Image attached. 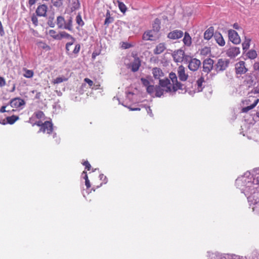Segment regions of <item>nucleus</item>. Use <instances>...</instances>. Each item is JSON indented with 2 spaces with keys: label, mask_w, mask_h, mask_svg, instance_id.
Listing matches in <instances>:
<instances>
[{
  "label": "nucleus",
  "mask_w": 259,
  "mask_h": 259,
  "mask_svg": "<svg viewBox=\"0 0 259 259\" xmlns=\"http://www.w3.org/2000/svg\"><path fill=\"white\" fill-rule=\"evenodd\" d=\"M169 77L172 82L171 87L173 92H176L178 90H183L185 89L184 85L178 80L177 75L175 73L170 72L169 74Z\"/></svg>",
  "instance_id": "1"
},
{
  "label": "nucleus",
  "mask_w": 259,
  "mask_h": 259,
  "mask_svg": "<svg viewBox=\"0 0 259 259\" xmlns=\"http://www.w3.org/2000/svg\"><path fill=\"white\" fill-rule=\"evenodd\" d=\"M169 77L172 82L171 87L173 92H176L178 90H183L185 89L184 85L178 80L177 75L175 73L170 72L169 74Z\"/></svg>",
  "instance_id": "2"
},
{
  "label": "nucleus",
  "mask_w": 259,
  "mask_h": 259,
  "mask_svg": "<svg viewBox=\"0 0 259 259\" xmlns=\"http://www.w3.org/2000/svg\"><path fill=\"white\" fill-rule=\"evenodd\" d=\"M230 64V61L227 59H219L214 64V70L216 72H223L225 70Z\"/></svg>",
  "instance_id": "3"
},
{
  "label": "nucleus",
  "mask_w": 259,
  "mask_h": 259,
  "mask_svg": "<svg viewBox=\"0 0 259 259\" xmlns=\"http://www.w3.org/2000/svg\"><path fill=\"white\" fill-rule=\"evenodd\" d=\"M159 84L160 85L162 88L163 93H169L170 95L172 96L175 94L176 92H173L171 83H170V80L168 78L159 79Z\"/></svg>",
  "instance_id": "4"
},
{
  "label": "nucleus",
  "mask_w": 259,
  "mask_h": 259,
  "mask_svg": "<svg viewBox=\"0 0 259 259\" xmlns=\"http://www.w3.org/2000/svg\"><path fill=\"white\" fill-rule=\"evenodd\" d=\"M214 69V61L210 58L204 59L202 62V70L208 74L212 69Z\"/></svg>",
  "instance_id": "5"
},
{
  "label": "nucleus",
  "mask_w": 259,
  "mask_h": 259,
  "mask_svg": "<svg viewBox=\"0 0 259 259\" xmlns=\"http://www.w3.org/2000/svg\"><path fill=\"white\" fill-rule=\"evenodd\" d=\"M64 38L70 40L66 43L65 46L66 50H68L69 47H71L74 44L75 38L65 31H61L60 32V40Z\"/></svg>",
  "instance_id": "6"
},
{
  "label": "nucleus",
  "mask_w": 259,
  "mask_h": 259,
  "mask_svg": "<svg viewBox=\"0 0 259 259\" xmlns=\"http://www.w3.org/2000/svg\"><path fill=\"white\" fill-rule=\"evenodd\" d=\"M228 37L229 40L234 44H239L241 42L240 36L234 30L230 29L228 31Z\"/></svg>",
  "instance_id": "7"
},
{
  "label": "nucleus",
  "mask_w": 259,
  "mask_h": 259,
  "mask_svg": "<svg viewBox=\"0 0 259 259\" xmlns=\"http://www.w3.org/2000/svg\"><path fill=\"white\" fill-rule=\"evenodd\" d=\"M177 74L179 80L182 81H186L188 78V75L186 72V69L183 65H181L178 68Z\"/></svg>",
  "instance_id": "8"
},
{
  "label": "nucleus",
  "mask_w": 259,
  "mask_h": 259,
  "mask_svg": "<svg viewBox=\"0 0 259 259\" xmlns=\"http://www.w3.org/2000/svg\"><path fill=\"white\" fill-rule=\"evenodd\" d=\"M201 64V61L199 59L193 58L190 60L188 64V68L191 71H195L199 69Z\"/></svg>",
  "instance_id": "9"
},
{
  "label": "nucleus",
  "mask_w": 259,
  "mask_h": 259,
  "mask_svg": "<svg viewBox=\"0 0 259 259\" xmlns=\"http://www.w3.org/2000/svg\"><path fill=\"white\" fill-rule=\"evenodd\" d=\"M240 53V48L237 47H232L226 51V55L230 58H234Z\"/></svg>",
  "instance_id": "10"
},
{
  "label": "nucleus",
  "mask_w": 259,
  "mask_h": 259,
  "mask_svg": "<svg viewBox=\"0 0 259 259\" xmlns=\"http://www.w3.org/2000/svg\"><path fill=\"white\" fill-rule=\"evenodd\" d=\"M184 51L181 49L175 51L172 54L174 60L176 62H182L184 61Z\"/></svg>",
  "instance_id": "11"
},
{
  "label": "nucleus",
  "mask_w": 259,
  "mask_h": 259,
  "mask_svg": "<svg viewBox=\"0 0 259 259\" xmlns=\"http://www.w3.org/2000/svg\"><path fill=\"white\" fill-rule=\"evenodd\" d=\"M236 73L238 74L245 73L247 71V69L245 66L244 61H240L235 65Z\"/></svg>",
  "instance_id": "12"
},
{
  "label": "nucleus",
  "mask_w": 259,
  "mask_h": 259,
  "mask_svg": "<svg viewBox=\"0 0 259 259\" xmlns=\"http://www.w3.org/2000/svg\"><path fill=\"white\" fill-rule=\"evenodd\" d=\"M184 35L182 30L176 29L170 31L167 34V37L171 39H177L181 38Z\"/></svg>",
  "instance_id": "13"
},
{
  "label": "nucleus",
  "mask_w": 259,
  "mask_h": 259,
  "mask_svg": "<svg viewBox=\"0 0 259 259\" xmlns=\"http://www.w3.org/2000/svg\"><path fill=\"white\" fill-rule=\"evenodd\" d=\"M9 104L12 107L17 108L25 105V102L20 98H15L12 99Z\"/></svg>",
  "instance_id": "14"
},
{
  "label": "nucleus",
  "mask_w": 259,
  "mask_h": 259,
  "mask_svg": "<svg viewBox=\"0 0 259 259\" xmlns=\"http://www.w3.org/2000/svg\"><path fill=\"white\" fill-rule=\"evenodd\" d=\"M40 131L44 133L47 132L48 134H50L53 131L52 123L49 121H45L42 124Z\"/></svg>",
  "instance_id": "15"
},
{
  "label": "nucleus",
  "mask_w": 259,
  "mask_h": 259,
  "mask_svg": "<svg viewBox=\"0 0 259 259\" xmlns=\"http://www.w3.org/2000/svg\"><path fill=\"white\" fill-rule=\"evenodd\" d=\"M47 10V6L45 4H42L38 6L35 12L38 16L45 17L46 16Z\"/></svg>",
  "instance_id": "16"
},
{
  "label": "nucleus",
  "mask_w": 259,
  "mask_h": 259,
  "mask_svg": "<svg viewBox=\"0 0 259 259\" xmlns=\"http://www.w3.org/2000/svg\"><path fill=\"white\" fill-rule=\"evenodd\" d=\"M141 66V61L139 58H135L133 62L130 64L131 70L135 72L137 71Z\"/></svg>",
  "instance_id": "17"
},
{
  "label": "nucleus",
  "mask_w": 259,
  "mask_h": 259,
  "mask_svg": "<svg viewBox=\"0 0 259 259\" xmlns=\"http://www.w3.org/2000/svg\"><path fill=\"white\" fill-rule=\"evenodd\" d=\"M214 38L219 46L221 47L225 46V41L222 35L220 32H215L214 33Z\"/></svg>",
  "instance_id": "18"
},
{
  "label": "nucleus",
  "mask_w": 259,
  "mask_h": 259,
  "mask_svg": "<svg viewBox=\"0 0 259 259\" xmlns=\"http://www.w3.org/2000/svg\"><path fill=\"white\" fill-rule=\"evenodd\" d=\"M56 24L58 28L66 29V20L63 16H59L57 17Z\"/></svg>",
  "instance_id": "19"
},
{
  "label": "nucleus",
  "mask_w": 259,
  "mask_h": 259,
  "mask_svg": "<svg viewBox=\"0 0 259 259\" xmlns=\"http://www.w3.org/2000/svg\"><path fill=\"white\" fill-rule=\"evenodd\" d=\"M165 49V44L164 43H160L156 46L153 51V52L156 55H159L163 52Z\"/></svg>",
  "instance_id": "20"
},
{
  "label": "nucleus",
  "mask_w": 259,
  "mask_h": 259,
  "mask_svg": "<svg viewBox=\"0 0 259 259\" xmlns=\"http://www.w3.org/2000/svg\"><path fill=\"white\" fill-rule=\"evenodd\" d=\"M214 28L213 27H210L204 33V38L205 39L209 40L213 36H214Z\"/></svg>",
  "instance_id": "21"
},
{
  "label": "nucleus",
  "mask_w": 259,
  "mask_h": 259,
  "mask_svg": "<svg viewBox=\"0 0 259 259\" xmlns=\"http://www.w3.org/2000/svg\"><path fill=\"white\" fill-rule=\"evenodd\" d=\"M152 74L155 79H159L160 77L163 76V73L162 70L160 68L157 67L153 68Z\"/></svg>",
  "instance_id": "22"
},
{
  "label": "nucleus",
  "mask_w": 259,
  "mask_h": 259,
  "mask_svg": "<svg viewBox=\"0 0 259 259\" xmlns=\"http://www.w3.org/2000/svg\"><path fill=\"white\" fill-rule=\"evenodd\" d=\"M160 20L158 18L155 19L152 24L153 31L156 32L159 31L160 29Z\"/></svg>",
  "instance_id": "23"
},
{
  "label": "nucleus",
  "mask_w": 259,
  "mask_h": 259,
  "mask_svg": "<svg viewBox=\"0 0 259 259\" xmlns=\"http://www.w3.org/2000/svg\"><path fill=\"white\" fill-rule=\"evenodd\" d=\"M258 99H254V101L252 104L243 108L242 109V111L245 113L247 112L250 110L254 108L256 106L257 104L258 103Z\"/></svg>",
  "instance_id": "24"
},
{
  "label": "nucleus",
  "mask_w": 259,
  "mask_h": 259,
  "mask_svg": "<svg viewBox=\"0 0 259 259\" xmlns=\"http://www.w3.org/2000/svg\"><path fill=\"white\" fill-rule=\"evenodd\" d=\"M183 41L185 45L187 46H190L191 45L192 43L191 37L188 32H186L185 33Z\"/></svg>",
  "instance_id": "25"
},
{
  "label": "nucleus",
  "mask_w": 259,
  "mask_h": 259,
  "mask_svg": "<svg viewBox=\"0 0 259 259\" xmlns=\"http://www.w3.org/2000/svg\"><path fill=\"white\" fill-rule=\"evenodd\" d=\"M73 18L72 17L69 16L68 19L66 20V30L72 31L73 30Z\"/></svg>",
  "instance_id": "26"
},
{
  "label": "nucleus",
  "mask_w": 259,
  "mask_h": 259,
  "mask_svg": "<svg viewBox=\"0 0 259 259\" xmlns=\"http://www.w3.org/2000/svg\"><path fill=\"white\" fill-rule=\"evenodd\" d=\"M37 47L39 48L42 49L46 51H49L51 49V48L46 43L42 41H38L36 42Z\"/></svg>",
  "instance_id": "27"
},
{
  "label": "nucleus",
  "mask_w": 259,
  "mask_h": 259,
  "mask_svg": "<svg viewBox=\"0 0 259 259\" xmlns=\"http://www.w3.org/2000/svg\"><path fill=\"white\" fill-rule=\"evenodd\" d=\"M7 123L10 124H13L17 120L19 119V117L16 115H12L11 116H8L6 118Z\"/></svg>",
  "instance_id": "28"
},
{
  "label": "nucleus",
  "mask_w": 259,
  "mask_h": 259,
  "mask_svg": "<svg viewBox=\"0 0 259 259\" xmlns=\"http://www.w3.org/2000/svg\"><path fill=\"white\" fill-rule=\"evenodd\" d=\"M49 34L55 39L60 40V33H57V32L53 29L50 30Z\"/></svg>",
  "instance_id": "29"
},
{
  "label": "nucleus",
  "mask_w": 259,
  "mask_h": 259,
  "mask_svg": "<svg viewBox=\"0 0 259 259\" xmlns=\"http://www.w3.org/2000/svg\"><path fill=\"white\" fill-rule=\"evenodd\" d=\"M164 94L161 85L159 84V85H156V90H155V96L157 97H160Z\"/></svg>",
  "instance_id": "30"
},
{
  "label": "nucleus",
  "mask_w": 259,
  "mask_h": 259,
  "mask_svg": "<svg viewBox=\"0 0 259 259\" xmlns=\"http://www.w3.org/2000/svg\"><path fill=\"white\" fill-rule=\"evenodd\" d=\"M204 82V79L203 77H200L196 82V84L198 87V91L199 92L201 91L202 89V83Z\"/></svg>",
  "instance_id": "31"
},
{
  "label": "nucleus",
  "mask_w": 259,
  "mask_h": 259,
  "mask_svg": "<svg viewBox=\"0 0 259 259\" xmlns=\"http://www.w3.org/2000/svg\"><path fill=\"white\" fill-rule=\"evenodd\" d=\"M250 39L245 38V41L242 43V49L243 50H247L250 46Z\"/></svg>",
  "instance_id": "32"
},
{
  "label": "nucleus",
  "mask_w": 259,
  "mask_h": 259,
  "mask_svg": "<svg viewBox=\"0 0 259 259\" xmlns=\"http://www.w3.org/2000/svg\"><path fill=\"white\" fill-rule=\"evenodd\" d=\"M117 3H118V8H119V10H120V11L121 12H122L123 13H124L126 11V10H127L126 6L124 5V3H123L122 2H121L120 1H118Z\"/></svg>",
  "instance_id": "33"
},
{
  "label": "nucleus",
  "mask_w": 259,
  "mask_h": 259,
  "mask_svg": "<svg viewBox=\"0 0 259 259\" xmlns=\"http://www.w3.org/2000/svg\"><path fill=\"white\" fill-rule=\"evenodd\" d=\"M151 31L144 33L143 35V39L145 40H152V38L153 37V35L152 34H151Z\"/></svg>",
  "instance_id": "34"
},
{
  "label": "nucleus",
  "mask_w": 259,
  "mask_h": 259,
  "mask_svg": "<svg viewBox=\"0 0 259 259\" xmlns=\"http://www.w3.org/2000/svg\"><path fill=\"white\" fill-rule=\"evenodd\" d=\"M247 57L251 59H255L257 56V54L255 51L254 50H250L247 53Z\"/></svg>",
  "instance_id": "35"
},
{
  "label": "nucleus",
  "mask_w": 259,
  "mask_h": 259,
  "mask_svg": "<svg viewBox=\"0 0 259 259\" xmlns=\"http://www.w3.org/2000/svg\"><path fill=\"white\" fill-rule=\"evenodd\" d=\"M51 2L56 8H60L63 5V0H51Z\"/></svg>",
  "instance_id": "36"
},
{
  "label": "nucleus",
  "mask_w": 259,
  "mask_h": 259,
  "mask_svg": "<svg viewBox=\"0 0 259 259\" xmlns=\"http://www.w3.org/2000/svg\"><path fill=\"white\" fill-rule=\"evenodd\" d=\"M147 92L150 94L152 95L154 93H155L156 90V85H150L149 87H148L146 88Z\"/></svg>",
  "instance_id": "37"
},
{
  "label": "nucleus",
  "mask_w": 259,
  "mask_h": 259,
  "mask_svg": "<svg viewBox=\"0 0 259 259\" xmlns=\"http://www.w3.org/2000/svg\"><path fill=\"white\" fill-rule=\"evenodd\" d=\"M24 76L26 78H31L33 76V72L31 70L25 69Z\"/></svg>",
  "instance_id": "38"
},
{
  "label": "nucleus",
  "mask_w": 259,
  "mask_h": 259,
  "mask_svg": "<svg viewBox=\"0 0 259 259\" xmlns=\"http://www.w3.org/2000/svg\"><path fill=\"white\" fill-rule=\"evenodd\" d=\"M76 22L79 26H82L84 25V22L80 14H78L77 15L76 17Z\"/></svg>",
  "instance_id": "39"
},
{
  "label": "nucleus",
  "mask_w": 259,
  "mask_h": 259,
  "mask_svg": "<svg viewBox=\"0 0 259 259\" xmlns=\"http://www.w3.org/2000/svg\"><path fill=\"white\" fill-rule=\"evenodd\" d=\"M248 184L250 185H259V175H257V176H255V178L253 179V180L252 181V183H249ZM248 187H251V186L250 185H248Z\"/></svg>",
  "instance_id": "40"
},
{
  "label": "nucleus",
  "mask_w": 259,
  "mask_h": 259,
  "mask_svg": "<svg viewBox=\"0 0 259 259\" xmlns=\"http://www.w3.org/2000/svg\"><path fill=\"white\" fill-rule=\"evenodd\" d=\"M210 53V50L209 48L204 47L202 49H201L200 51V54L203 55H206Z\"/></svg>",
  "instance_id": "41"
},
{
  "label": "nucleus",
  "mask_w": 259,
  "mask_h": 259,
  "mask_svg": "<svg viewBox=\"0 0 259 259\" xmlns=\"http://www.w3.org/2000/svg\"><path fill=\"white\" fill-rule=\"evenodd\" d=\"M67 80L65 77H57L54 81V83H60L64 81H66Z\"/></svg>",
  "instance_id": "42"
},
{
  "label": "nucleus",
  "mask_w": 259,
  "mask_h": 259,
  "mask_svg": "<svg viewBox=\"0 0 259 259\" xmlns=\"http://www.w3.org/2000/svg\"><path fill=\"white\" fill-rule=\"evenodd\" d=\"M80 7V3L78 0H74L72 4V8L74 10L78 9Z\"/></svg>",
  "instance_id": "43"
},
{
  "label": "nucleus",
  "mask_w": 259,
  "mask_h": 259,
  "mask_svg": "<svg viewBox=\"0 0 259 259\" xmlns=\"http://www.w3.org/2000/svg\"><path fill=\"white\" fill-rule=\"evenodd\" d=\"M141 81L142 84H143V85L146 87V88L148 87H149V85H150V82H149V81L148 79H147L146 78H141Z\"/></svg>",
  "instance_id": "44"
},
{
  "label": "nucleus",
  "mask_w": 259,
  "mask_h": 259,
  "mask_svg": "<svg viewBox=\"0 0 259 259\" xmlns=\"http://www.w3.org/2000/svg\"><path fill=\"white\" fill-rule=\"evenodd\" d=\"M114 19L113 17L106 18L104 21V25H106V26H108L109 24L112 23Z\"/></svg>",
  "instance_id": "45"
},
{
  "label": "nucleus",
  "mask_w": 259,
  "mask_h": 259,
  "mask_svg": "<svg viewBox=\"0 0 259 259\" xmlns=\"http://www.w3.org/2000/svg\"><path fill=\"white\" fill-rule=\"evenodd\" d=\"M211 259H227L225 257H223L222 255L219 254H213L211 256Z\"/></svg>",
  "instance_id": "46"
},
{
  "label": "nucleus",
  "mask_w": 259,
  "mask_h": 259,
  "mask_svg": "<svg viewBox=\"0 0 259 259\" xmlns=\"http://www.w3.org/2000/svg\"><path fill=\"white\" fill-rule=\"evenodd\" d=\"M31 21L33 23V24L35 26H37L38 25V20H37V18L36 17V16L35 15H33L32 17H31Z\"/></svg>",
  "instance_id": "47"
},
{
  "label": "nucleus",
  "mask_w": 259,
  "mask_h": 259,
  "mask_svg": "<svg viewBox=\"0 0 259 259\" xmlns=\"http://www.w3.org/2000/svg\"><path fill=\"white\" fill-rule=\"evenodd\" d=\"M193 59V58H192L191 56H190L189 55H186L184 53V58L183 61L188 63V64H189L190 60Z\"/></svg>",
  "instance_id": "48"
},
{
  "label": "nucleus",
  "mask_w": 259,
  "mask_h": 259,
  "mask_svg": "<svg viewBox=\"0 0 259 259\" xmlns=\"http://www.w3.org/2000/svg\"><path fill=\"white\" fill-rule=\"evenodd\" d=\"M80 49V45L77 44L75 45V48L73 51V53L75 54L78 53Z\"/></svg>",
  "instance_id": "49"
},
{
  "label": "nucleus",
  "mask_w": 259,
  "mask_h": 259,
  "mask_svg": "<svg viewBox=\"0 0 259 259\" xmlns=\"http://www.w3.org/2000/svg\"><path fill=\"white\" fill-rule=\"evenodd\" d=\"M84 80L85 82H87L89 84V85L90 87H91L94 84L93 81L88 78H84Z\"/></svg>",
  "instance_id": "50"
},
{
  "label": "nucleus",
  "mask_w": 259,
  "mask_h": 259,
  "mask_svg": "<svg viewBox=\"0 0 259 259\" xmlns=\"http://www.w3.org/2000/svg\"><path fill=\"white\" fill-rule=\"evenodd\" d=\"M6 85V81L4 77L0 76V87H4Z\"/></svg>",
  "instance_id": "51"
},
{
  "label": "nucleus",
  "mask_w": 259,
  "mask_h": 259,
  "mask_svg": "<svg viewBox=\"0 0 259 259\" xmlns=\"http://www.w3.org/2000/svg\"><path fill=\"white\" fill-rule=\"evenodd\" d=\"M44 116V114L41 111H39L36 113V116L37 118H41Z\"/></svg>",
  "instance_id": "52"
},
{
  "label": "nucleus",
  "mask_w": 259,
  "mask_h": 259,
  "mask_svg": "<svg viewBox=\"0 0 259 259\" xmlns=\"http://www.w3.org/2000/svg\"><path fill=\"white\" fill-rule=\"evenodd\" d=\"M82 164L88 170L90 169L91 165L88 161H84Z\"/></svg>",
  "instance_id": "53"
},
{
  "label": "nucleus",
  "mask_w": 259,
  "mask_h": 259,
  "mask_svg": "<svg viewBox=\"0 0 259 259\" xmlns=\"http://www.w3.org/2000/svg\"><path fill=\"white\" fill-rule=\"evenodd\" d=\"M100 179L101 180H102L104 182V183H106L107 182V178L106 176H105L103 174H101L99 176Z\"/></svg>",
  "instance_id": "54"
},
{
  "label": "nucleus",
  "mask_w": 259,
  "mask_h": 259,
  "mask_svg": "<svg viewBox=\"0 0 259 259\" xmlns=\"http://www.w3.org/2000/svg\"><path fill=\"white\" fill-rule=\"evenodd\" d=\"M131 47V45L126 42H122L121 47L123 49H128Z\"/></svg>",
  "instance_id": "55"
},
{
  "label": "nucleus",
  "mask_w": 259,
  "mask_h": 259,
  "mask_svg": "<svg viewBox=\"0 0 259 259\" xmlns=\"http://www.w3.org/2000/svg\"><path fill=\"white\" fill-rule=\"evenodd\" d=\"M253 69L255 71H259V62H255L254 63Z\"/></svg>",
  "instance_id": "56"
},
{
  "label": "nucleus",
  "mask_w": 259,
  "mask_h": 259,
  "mask_svg": "<svg viewBox=\"0 0 259 259\" xmlns=\"http://www.w3.org/2000/svg\"><path fill=\"white\" fill-rule=\"evenodd\" d=\"M146 111L147 112V113L149 114L151 116H153V113L152 112V110L151 109L150 107L148 106L146 107Z\"/></svg>",
  "instance_id": "57"
},
{
  "label": "nucleus",
  "mask_w": 259,
  "mask_h": 259,
  "mask_svg": "<svg viewBox=\"0 0 259 259\" xmlns=\"http://www.w3.org/2000/svg\"><path fill=\"white\" fill-rule=\"evenodd\" d=\"M252 92L254 94L259 93V84L253 88Z\"/></svg>",
  "instance_id": "58"
},
{
  "label": "nucleus",
  "mask_w": 259,
  "mask_h": 259,
  "mask_svg": "<svg viewBox=\"0 0 259 259\" xmlns=\"http://www.w3.org/2000/svg\"><path fill=\"white\" fill-rule=\"evenodd\" d=\"M37 1L38 0H29L28 4L29 6L31 7L34 4H35Z\"/></svg>",
  "instance_id": "59"
},
{
  "label": "nucleus",
  "mask_w": 259,
  "mask_h": 259,
  "mask_svg": "<svg viewBox=\"0 0 259 259\" xmlns=\"http://www.w3.org/2000/svg\"><path fill=\"white\" fill-rule=\"evenodd\" d=\"M6 107L7 106H3L0 109V112L4 113L5 112H8L9 111L6 110Z\"/></svg>",
  "instance_id": "60"
},
{
  "label": "nucleus",
  "mask_w": 259,
  "mask_h": 259,
  "mask_svg": "<svg viewBox=\"0 0 259 259\" xmlns=\"http://www.w3.org/2000/svg\"><path fill=\"white\" fill-rule=\"evenodd\" d=\"M85 185L87 188H89L91 187V184L89 180L85 181Z\"/></svg>",
  "instance_id": "61"
},
{
  "label": "nucleus",
  "mask_w": 259,
  "mask_h": 259,
  "mask_svg": "<svg viewBox=\"0 0 259 259\" xmlns=\"http://www.w3.org/2000/svg\"><path fill=\"white\" fill-rule=\"evenodd\" d=\"M82 174H84V176L83 178L84 179L85 181L89 180L87 172L84 171H83Z\"/></svg>",
  "instance_id": "62"
},
{
  "label": "nucleus",
  "mask_w": 259,
  "mask_h": 259,
  "mask_svg": "<svg viewBox=\"0 0 259 259\" xmlns=\"http://www.w3.org/2000/svg\"><path fill=\"white\" fill-rule=\"evenodd\" d=\"M233 28L236 29H238L239 28V26L238 23H235L233 24Z\"/></svg>",
  "instance_id": "63"
},
{
  "label": "nucleus",
  "mask_w": 259,
  "mask_h": 259,
  "mask_svg": "<svg viewBox=\"0 0 259 259\" xmlns=\"http://www.w3.org/2000/svg\"><path fill=\"white\" fill-rule=\"evenodd\" d=\"M110 17H111L110 16V12H109V11L108 10L106 14V18H110Z\"/></svg>",
  "instance_id": "64"
}]
</instances>
